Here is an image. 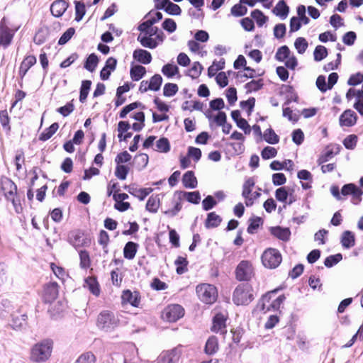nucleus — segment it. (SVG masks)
Listing matches in <instances>:
<instances>
[{
	"mask_svg": "<svg viewBox=\"0 0 363 363\" xmlns=\"http://www.w3.org/2000/svg\"><path fill=\"white\" fill-rule=\"evenodd\" d=\"M294 46L299 54H303L308 47V43L306 38L298 37L295 40Z\"/></svg>",
	"mask_w": 363,
	"mask_h": 363,
	"instance_id": "obj_58",
	"label": "nucleus"
},
{
	"mask_svg": "<svg viewBox=\"0 0 363 363\" xmlns=\"http://www.w3.org/2000/svg\"><path fill=\"white\" fill-rule=\"evenodd\" d=\"M278 290L277 289L263 295L260 302L257 306V308L264 313L271 309L274 311L279 310L285 301L286 296L284 294L277 296Z\"/></svg>",
	"mask_w": 363,
	"mask_h": 363,
	"instance_id": "obj_3",
	"label": "nucleus"
},
{
	"mask_svg": "<svg viewBox=\"0 0 363 363\" xmlns=\"http://www.w3.org/2000/svg\"><path fill=\"white\" fill-rule=\"evenodd\" d=\"M146 16H149L150 18L143 22V25L147 27L160 21L162 18V13L160 11H150Z\"/></svg>",
	"mask_w": 363,
	"mask_h": 363,
	"instance_id": "obj_53",
	"label": "nucleus"
},
{
	"mask_svg": "<svg viewBox=\"0 0 363 363\" xmlns=\"http://www.w3.org/2000/svg\"><path fill=\"white\" fill-rule=\"evenodd\" d=\"M68 242L75 249H78L79 247L90 246L91 240L90 238L85 236L82 230L76 229L69 233Z\"/></svg>",
	"mask_w": 363,
	"mask_h": 363,
	"instance_id": "obj_12",
	"label": "nucleus"
},
{
	"mask_svg": "<svg viewBox=\"0 0 363 363\" xmlns=\"http://www.w3.org/2000/svg\"><path fill=\"white\" fill-rule=\"evenodd\" d=\"M177 193L182 197V199H185L189 203L194 204H198L201 200L200 193L198 191L192 192L179 191Z\"/></svg>",
	"mask_w": 363,
	"mask_h": 363,
	"instance_id": "obj_38",
	"label": "nucleus"
},
{
	"mask_svg": "<svg viewBox=\"0 0 363 363\" xmlns=\"http://www.w3.org/2000/svg\"><path fill=\"white\" fill-rule=\"evenodd\" d=\"M133 57L138 62L144 65L150 64L152 60L150 52L143 49H136L133 53Z\"/></svg>",
	"mask_w": 363,
	"mask_h": 363,
	"instance_id": "obj_23",
	"label": "nucleus"
},
{
	"mask_svg": "<svg viewBox=\"0 0 363 363\" xmlns=\"http://www.w3.org/2000/svg\"><path fill=\"white\" fill-rule=\"evenodd\" d=\"M156 150L164 153L170 150V144L167 138H162L156 142Z\"/></svg>",
	"mask_w": 363,
	"mask_h": 363,
	"instance_id": "obj_56",
	"label": "nucleus"
},
{
	"mask_svg": "<svg viewBox=\"0 0 363 363\" xmlns=\"http://www.w3.org/2000/svg\"><path fill=\"white\" fill-rule=\"evenodd\" d=\"M36 62L37 60L34 55H28L24 57L18 70V75L21 80L24 78L30 68L36 64Z\"/></svg>",
	"mask_w": 363,
	"mask_h": 363,
	"instance_id": "obj_21",
	"label": "nucleus"
},
{
	"mask_svg": "<svg viewBox=\"0 0 363 363\" xmlns=\"http://www.w3.org/2000/svg\"><path fill=\"white\" fill-rule=\"evenodd\" d=\"M264 140L269 144H277L279 141V137L276 134L274 130L269 128H267L263 134Z\"/></svg>",
	"mask_w": 363,
	"mask_h": 363,
	"instance_id": "obj_48",
	"label": "nucleus"
},
{
	"mask_svg": "<svg viewBox=\"0 0 363 363\" xmlns=\"http://www.w3.org/2000/svg\"><path fill=\"white\" fill-rule=\"evenodd\" d=\"M53 345V340L49 338L35 344L30 350V359L38 363L48 361L51 357Z\"/></svg>",
	"mask_w": 363,
	"mask_h": 363,
	"instance_id": "obj_2",
	"label": "nucleus"
},
{
	"mask_svg": "<svg viewBox=\"0 0 363 363\" xmlns=\"http://www.w3.org/2000/svg\"><path fill=\"white\" fill-rule=\"evenodd\" d=\"M249 225L247 231L249 234H254L257 232L260 225L263 224V220L260 217H254L249 220Z\"/></svg>",
	"mask_w": 363,
	"mask_h": 363,
	"instance_id": "obj_45",
	"label": "nucleus"
},
{
	"mask_svg": "<svg viewBox=\"0 0 363 363\" xmlns=\"http://www.w3.org/2000/svg\"><path fill=\"white\" fill-rule=\"evenodd\" d=\"M255 185V179L253 177H249L245 180L242 186V196L245 199V203L247 207L252 206L254 204L255 200L257 199L261 196V193L259 191L252 193Z\"/></svg>",
	"mask_w": 363,
	"mask_h": 363,
	"instance_id": "obj_10",
	"label": "nucleus"
},
{
	"mask_svg": "<svg viewBox=\"0 0 363 363\" xmlns=\"http://www.w3.org/2000/svg\"><path fill=\"white\" fill-rule=\"evenodd\" d=\"M91 85V80H84L82 82L81 88H80V94H79V101L81 103H84L86 100V98L89 94V91L90 90Z\"/></svg>",
	"mask_w": 363,
	"mask_h": 363,
	"instance_id": "obj_42",
	"label": "nucleus"
},
{
	"mask_svg": "<svg viewBox=\"0 0 363 363\" xmlns=\"http://www.w3.org/2000/svg\"><path fill=\"white\" fill-rule=\"evenodd\" d=\"M342 259V255L341 253H337L334 255L328 256L324 261V264L326 267L330 268L337 264Z\"/></svg>",
	"mask_w": 363,
	"mask_h": 363,
	"instance_id": "obj_64",
	"label": "nucleus"
},
{
	"mask_svg": "<svg viewBox=\"0 0 363 363\" xmlns=\"http://www.w3.org/2000/svg\"><path fill=\"white\" fill-rule=\"evenodd\" d=\"M184 315V308L179 304H169L166 306L162 312V318L169 323H174Z\"/></svg>",
	"mask_w": 363,
	"mask_h": 363,
	"instance_id": "obj_11",
	"label": "nucleus"
},
{
	"mask_svg": "<svg viewBox=\"0 0 363 363\" xmlns=\"http://www.w3.org/2000/svg\"><path fill=\"white\" fill-rule=\"evenodd\" d=\"M124 189H126L130 194L137 197L140 201H143L153 191L152 188L138 189L135 184L125 185Z\"/></svg>",
	"mask_w": 363,
	"mask_h": 363,
	"instance_id": "obj_19",
	"label": "nucleus"
},
{
	"mask_svg": "<svg viewBox=\"0 0 363 363\" xmlns=\"http://www.w3.org/2000/svg\"><path fill=\"white\" fill-rule=\"evenodd\" d=\"M59 128L57 123H53L48 128H45L39 135V140L46 141L52 138Z\"/></svg>",
	"mask_w": 363,
	"mask_h": 363,
	"instance_id": "obj_37",
	"label": "nucleus"
},
{
	"mask_svg": "<svg viewBox=\"0 0 363 363\" xmlns=\"http://www.w3.org/2000/svg\"><path fill=\"white\" fill-rule=\"evenodd\" d=\"M328 55V50L323 45H318L315 47L313 52L314 60L319 62L325 58Z\"/></svg>",
	"mask_w": 363,
	"mask_h": 363,
	"instance_id": "obj_59",
	"label": "nucleus"
},
{
	"mask_svg": "<svg viewBox=\"0 0 363 363\" xmlns=\"http://www.w3.org/2000/svg\"><path fill=\"white\" fill-rule=\"evenodd\" d=\"M85 284H86L90 292L95 296H99L101 293V289L97 278L94 276H90L86 278Z\"/></svg>",
	"mask_w": 363,
	"mask_h": 363,
	"instance_id": "obj_27",
	"label": "nucleus"
},
{
	"mask_svg": "<svg viewBox=\"0 0 363 363\" xmlns=\"http://www.w3.org/2000/svg\"><path fill=\"white\" fill-rule=\"evenodd\" d=\"M14 34L15 30L10 28L1 21L0 22V48H7L11 44Z\"/></svg>",
	"mask_w": 363,
	"mask_h": 363,
	"instance_id": "obj_18",
	"label": "nucleus"
},
{
	"mask_svg": "<svg viewBox=\"0 0 363 363\" xmlns=\"http://www.w3.org/2000/svg\"><path fill=\"white\" fill-rule=\"evenodd\" d=\"M69 4L65 0H55L50 6V12L55 17H60L66 11Z\"/></svg>",
	"mask_w": 363,
	"mask_h": 363,
	"instance_id": "obj_22",
	"label": "nucleus"
},
{
	"mask_svg": "<svg viewBox=\"0 0 363 363\" xmlns=\"http://www.w3.org/2000/svg\"><path fill=\"white\" fill-rule=\"evenodd\" d=\"M272 12L277 16L282 19H285L289 12V8L284 1V0L279 1L275 7L273 9Z\"/></svg>",
	"mask_w": 363,
	"mask_h": 363,
	"instance_id": "obj_31",
	"label": "nucleus"
},
{
	"mask_svg": "<svg viewBox=\"0 0 363 363\" xmlns=\"http://www.w3.org/2000/svg\"><path fill=\"white\" fill-rule=\"evenodd\" d=\"M160 206V198L159 194L152 195L149 197L145 208L150 213H155Z\"/></svg>",
	"mask_w": 363,
	"mask_h": 363,
	"instance_id": "obj_30",
	"label": "nucleus"
},
{
	"mask_svg": "<svg viewBox=\"0 0 363 363\" xmlns=\"http://www.w3.org/2000/svg\"><path fill=\"white\" fill-rule=\"evenodd\" d=\"M225 60L221 58L220 60H214L213 64L208 68V76L213 77L215 76L218 71L221 70L225 67Z\"/></svg>",
	"mask_w": 363,
	"mask_h": 363,
	"instance_id": "obj_39",
	"label": "nucleus"
},
{
	"mask_svg": "<svg viewBox=\"0 0 363 363\" xmlns=\"http://www.w3.org/2000/svg\"><path fill=\"white\" fill-rule=\"evenodd\" d=\"M182 184L186 188L196 187L198 182L193 171H187L182 177Z\"/></svg>",
	"mask_w": 363,
	"mask_h": 363,
	"instance_id": "obj_32",
	"label": "nucleus"
},
{
	"mask_svg": "<svg viewBox=\"0 0 363 363\" xmlns=\"http://www.w3.org/2000/svg\"><path fill=\"white\" fill-rule=\"evenodd\" d=\"M218 338L212 335L206 341L204 351L207 354H213L218 350Z\"/></svg>",
	"mask_w": 363,
	"mask_h": 363,
	"instance_id": "obj_34",
	"label": "nucleus"
},
{
	"mask_svg": "<svg viewBox=\"0 0 363 363\" xmlns=\"http://www.w3.org/2000/svg\"><path fill=\"white\" fill-rule=\"evenodd\" d=\"M357 120V116L354 111L347 109L340 116V125L341 126H353Z\"/></svg>",
	"mask_w": 363,
	"mask_h": 363,
	"instance_id": "obj_20",
	"label": "nucleus"
},
{
	"mask_svg": "<svg viewBox=\"0 0 363 363\" xmlns=\"http://www.w3.org/2000/svg\"><path fill=\"white\" fill-rule=\"evenodd\" d=\"M1 191L7 201H10L16 211L19 213L21 209L20 199L18 196L17 186L9 178L4 177L1 179Z\"/></svg>",
	"mask_w": 363,
	"mask_h": 363,
	"instance_id": "obj_4",
	"label": "nucleus"
},
{
	"mask_svg": "<svg viewBox=\"0 0 363 363\" xmlns=\"http://www.w3.org/2000/svg\"><path fill=\"white\" fill-rule=\"evenodd\" d=\"M203 67L199 62H194L189 70V76L192 79H197L201 74Z\"/></svg>",
	"mask_w": 363,
	"mask_h": 363,
	"instance_id": "obj_62",
	"label": "nucleus"
},
{
	"mask_svg": "<svg viewBox=\"0 0 363 363\" xmlns=\"http://www.w3.org/2000/svg\"><path fill=\"white\" fill-rule=\"evenodd\" d=\"M340 152V147H336L335 150L330 146H327L325 151L321 153L319 156L317 162L319 165L323 164V163L329 161L332 159L335 155H337Z\"/></svg>",
	"mask_w": 363,
	"mask_h": 363,
	"instance_id": "obj_24",
	"label": "nucleus"
},
{
	"mask_svg": "<svg viewBox=\"0 0 363 363\" xmlns=\"http://www.w3.org/2000/svg\"><path fill=\"white\" fill-rule=\"evenodd\" d=\"M189 262L186 257L179 256L174 261V264L177 266L176 272L178 274H182L188 270Z\"/></svg>",
	"mask_w": 363,
	"mask_h": 363,
	"instance_id": "obj_40",
	"label": "nucleus"
},
{
	"mask_svg": "<svg viewBox=\"0 0 363 363\" xmlns=\"http://www.w3.org/2000/svg\"><path fill=\"white\" fill-rule=\"evenodd\" d=\"M110 242V236L104 230H101L98 235V243L101 246L104 254L107 255L109 252L108 245Z\"/></svg>",
	"mask_w": 363,
	"mask_h": 363,
	"instance_id": "obj_33",
	"label": "nucleus"
},
{
	"mask_svg": "<svg viewBox=\"0 0 363 363\" xmlns=\"http://www.w3.org/2000/svg\"><path fill=\"white\" fill-rule=\"evenodd\" d=\"M134 160L138 169H141L145 168L148 164L149 157L147 154L140 153L135 157Z\"/></svg>",
	"mask_w": 363,
	"mask_h": 363,
	"instance_id": "obj_63",
	"label": "nucleus"
},
{
	"mask_svg": "<svg viewBox=\"0 0 363 363\" xmlns=\"http://www.w3.org/2000/svg\"><path fill=\"white\" fill-rule=\"evenodd\" d=\"M11 118L6 109L0 111V123L6 133L9 134L11 130L10 124Z\"/></svg>",
	"mask_w": 363,
	"mask_h": 363,
	"instance_id": "obj_36",
	"label": "nucleus"
},
{
	"mask_svg": "<svg viewBox=\"0 0 363 363\" xmlns=\"http://www.w3.org/2000/svg\"><path fill=\"white\" fill-rule=\"evenodd\" d=\"M119 320L114 313L108 310L102 311L97 316L96 325L99 328L108 330L116 327Z\"/></svg>",
	"mask_w": 363,
	"mask_h": 363,
	"instance_id": "obj_9",
	"label": "nucleus"
},
{
	"mask_svg": "<svg viewBox=\"0 0 363 363\" xmlns=\"http://www.w3.org/2000/svg\"><path fill=\"white\" fill-rule=\"evenodd\" d=\"M182 347L163 352L158 357L157 363H176L182 356Z\"/></svg>",
	"mask_w": 363,
	"mask_h": 363,
	"instance_id": "obj_17",
	"label": "nucleus"
},
{
	"mask_svg": "<svg viewBox=\"0 0 363 363\" xmlns=\"http://www.w3.org/2000/svg\"><path fill=\"white\" fill-rule=\"evenodd\" d=\"M264 86V82L262 79H259L257 80H252L247 82L245 85V88L246 89L247 92H253L257 91L261 89Z\"/></svg>",
	"mask_w": 363,
	"mask_h": 363,
	"instance_id": "obj_50",
	"label": "nucleus"
},
{
	"mask_svg": "<svg viewBox=\"0 0 363 363\" xmlns=\"http://www.w3.org/2000/svg\"><path fill=\"white\" fill-rule=\"evenodd\" d=\"M270 233L273 236L282 241H288L291 235V232L289 228H284L280 226L272 227L270 228Z\"/></svg>",
	"mask_w": 363,
	"mask_h": 363,
	"instance_id": "obj_26",
	"label": "nucleus"
},
{
	"mask_svg": "<svg viewBox=\"0 0 363 363\" xmlns=\"http://www.w3.org/2000/svg\"><path fill=\"white\" fill-rule=\"evenodd\" d=\"M290 189L286 186L278 188L275 191V197L277 200L282 203H286L288 196L290 195Z\"/></svg>",
	"mask_w": 363,
	"mask_h": 363,
	"instance_id": "obj_51",
	"label": "nucleus"
},
{
	"mask_svg": "<svg viewBox=\"0 0 363 363\" xmlns=\"http://www.w3.org/2000/svg\"><path fill=\"white\" fill-rule=\"evenodd\" d=\"M50 269L55 274V275L60 280L64 281L65 277L67 276V274L65 271V269L61 267L57 266L55 263L51 262L50 264Z\"/></svg>",
	"mask_w": 363,
	"mask_h": 363,
	"instance_id": "obj_60",
	"label": "nucleus"
},
{
	"mask_svg": "<svg viewBox=\"0 0 363 363\" xmlns=\"http://www.w3.org/2000/svg\"><path fill=\"white\" fill-rule=\"evenodd\" d=\"M130 171V168L125 164H117L115 169V176L121 179L125 180Z\"/></svg>",
	"mask_w": 363,
	"mask_h": 363,
	"instance_id": "obj_57",
	"label": "nucleus"
},
{
	"mask_svg": "<svg viewBox=\"0 0 363 363\" xmlns=\"http://www.w3.org/2000/svg\"><path fill=\"white\" fill-rule=\"evenodd\" d=\"M162 72L167 77L172 78L179 74V68L175 65L168 63L162 67Z\"/></svg>",
	"mask_w": 363,
	"mask_h": 363,
	"instance_id": "obj_49",
	"label": "nucleus"
},
{
	"mask_svg": "<svg viewBox=\"0 0 363 363\" xmlns=\"http://www.w3.org/2000/svg\"><path fill=\"white\" fill-rule=\"evenodd\" d=\"M162 84V77L159 74H155L153 75L150 81L148 84V88H150V90L157 91L160 89V86Z\"/></svg>",
	"mask_w": 363,
	"mask_h": 363,
	"instance_id": "obj_52",
	"label": "nucleus"
},
{
	"mask_svg": "<svg viewBox=\"0 0 363 363\" xmlns=\"http://www.w3.org/2000/svg\"><path fill=\"white\" fill-rule=\"evenodd\" d=\"M96 362L95 354L92 352L88 351L79 355L74 363H96Z\"/></svg>",
	"mask_w": 363,
	"mask_h": 363,
	"instance_id": "obj_47",
	"label": "nucleus"
},
{
	"mask_svg": "<svg viewBox=\"0 0 363 363\" xmlns=\"http://www.w3.org/2000/svg\"><path fill=\"white\" fill-rule=\"evenodd\" d=\"M121 298L123 306L130 304L135 308L140 307L141 294L138 291H131L130 289H125L122 291Z\"/></svg>",
	"mask_w": 363,
	"mask_h": 363,
	"instance_id": "obj_16",
	"label": "nucleus"
},
{
	"mask_svg": "<svg viewBox=\"0 0 363 363\" xmlns=\"http://www.w3.org/2000/svg\"><path fill=\"white\" fill-rule=\"evenodd\" d=\"M137 108H144L145 106L143 105L139 101H135L133 103H131L125 106H124L121 111L119 113V117L121 118H125L128 113H129L130 111H133L134 109Z\"/></svg>",
	"mask_w": 363,
	"mask_h": 363,
	"instance_id": "obj_43",
	"label": "nucleus"
},
{
	"mask_svg": "<svg viewBox=\"0 0 363 363\" xmlns=\"http://www.w3.org/2000/svg\"><path fill=\"white\" fill-rule=\"evenodd\" d=\"M138 245L134 242H128L123 248V256L125 259L131 260L134 259L138 252Z\"/></svg>",
	"mask_w": 363,
	"mask_h": 363,
	"instance_id": "obj_28",
	"label": "nucleus"
},
{
	"mask_svg": "<svg viewBox=\"0 0 363 363\" xmlns=\"http://www.w3.org/2000/svg\"><path fill=\"white\" fill-rule=\"evenodd\" d=\"M79 255L80 259V267L84 269L90 267L91 262L89 252L86 250H82L79 252Z\"/></svg>",
	"mask_w": 363,
	"mask_h": 363,
	"instance_id": "obj_41",
	"label": "nucleus"
},
{
	"mask_svg": "<svg viewBox=\"0 0 363 363\" xmlns=\"http://www.w3.org/2000/svg\"><path fill=\"white\" fill-rule=\"evenodd\" d=\"M261 260L264 267L273 269L280 265L282 262V256L277 249L269 247L263 252Z\"/></svg>",
	"mask_w": 363,
	"mask_h": 363,
	"instance_id": "obj_7",
	"label": "nucleus"
},
{
	"mask_svg": "<svg viewBox=\"0 0 363 363\" xmlns=\"http://www.w3.org/2000/svg\"><path fill=\"white\" fill-rule=\"evenodd\" d=\"M290 53L291 51L288 46L283 45L278 48L275 55V58L279 62H284L290 56Z\"/></svg>",
	"mask_w": 363,
	"mask_h": 363,
	"instance_id": "obj_54",
	"label": "nucleus"
},
{
	"mask_svg": "<svg viewBox=\"0 0 363 363\" xmlns=\"http://www.w3.org/2000/svg\"><path fill=\"white\" fill-rule=\"evenodd\" d=\"M145 74V67L139 65L132 66L130 70V75L133 81H139Z\"/></svg>",
	"mask_w": 363,
	"mask_h": 363,
	"instance_id": "obj_35",
	"label": "nucleus"
},
{
	"mask_svg": "<svg viewBox=\"0 0 363 363\" xmlns=\"http://www.w3.org/2000/svg\"><path fill=\"white\" fill-rule=\"evenodd\" d=\"M196 294L199 299L206 304H213L218 298L217 288L210 284H199L196 287Z\"/></svg>",
	"mask_w": 363,
	"mask_h": 363,
	"instance_id": "obj_6",
	"label": "nucleus"
},
{
	"mask_svg": "<svg viewBox=\"0 0 363 363\" xmlns=\"http://www.w3.org/2000/svg\"><path fill=\"white\" fill-rule=\"evenodd\" d=\"M138 29L140 31V33L138 35L137 40L144 48L155 49L164 40V33L153 25L146 27L144 26L143 22L138 26Z\"/></svg>",
	"mask_w": 363,
	"mask_h": 363,
	"instance_id": "obj_1",
	"label": "nucleus"
},
{
	"mask_svg": "<svg viewBox=\"0 0 363 363\" xmlns=\"http://www.w3.org/2000/svg\"><path fill=\"white\" fill-rule=\"evenodd\" d=\"M254 298L253 287L247 282L240 284L233 291V301L237 306L248 305Z\"/></svg>",
	"mask_w": 363,
	"mask_h": 363,
	"instance_id": "obj_5",
	"label": "nucleus"
},
{
	"mask_svg": "<svg viewBox=\"0 0 363 363\" xmlns=\"http://www.w3.org/2000/svg\"><path fill=\"white\" fill-rule=\"evenodd\" d=\"M182 197L178 195L177 200L174 201V207L164 211L166 215L169 216H175L182 208Z\"/></svg>",
	"mask_w": 363,
	"mask_h": 363,
	"instance_id": "obj_46",
	"label": "nucleus"
},
{
	"mask_svg": "<svg viewBox=\"0 0 363 363\" xmlns=\"http://www.w3.org/2000/svg\"><path fill=\"white\" fill-rule=\"evenodd\" d=\"M255 274L253 264L249 260H242L235 270V278L239 281H249Z\"/></svg>",
	"mask_w": 363,
	"mask_h": 363,
	"instance_id": "obj_8",
	"label": "nucleus"
},
{
	"mask_svg": "<svg viewBox=\"0 0 363 363\" xmlns=\"http://www.w3.org/2000/svg\"><path fill=\"white\" fill-rule=\"evenodd\" d=\"M60 286L55 281L46 283L43 286L41 298L45 303H51L55 301L59 295Z\"/></svg>",
	"mask_w": 363,
	"mask_h": 363,
	"instance_id": "obj_13",
	"label": "nucleus"
},
{
	"mask_svg": "<svg viewBox=\"0 0 363 363\" xmlns=\"http://www.w3.org/2000/svg\"><path fill=\"white\" fill-rule=\"evenodd\" d=\"M179 88L177 84L174 83H167L163 88V94L164 96L171 97L177 94Z\"/></svg>",
	"mask_w": 363,
	"mask_h": 363,
	"instance_id": "obj_61",
	"label": "nucleus"
},
{
	"mask_svg": "<svg viewBox=\"0 0 363 363\" xmlns=\"http://www.w3.org/2000/svg\"><path fill=\"white\" fill-rule=\"evenodd\" d=\"M251 16L255 20L258 26H262L267 21V17L264 15L262 11L259 9H255L251 12Z\"/></svg>",
	"mask_w": 363,
	"mask_h": 363,
	"instance_id": "obj_55",
	"label": "nucleus"
},
{
	"mask_svg": "<svg viewBox=\"0 0 363 363\" xmlns=\"http://www.w3.org/2000/svg\"><path fill=\"white\" fill-rule=\"evenodd\" d=\"M228 319V314L227 312L217 313L213 318L211 330L216 333H220L222 335H225L227 333L226 322Z\"/></svg>",
	"mask_w": 363,
	"mask_h": 363,
	"instance_id": "obj_15",
	"label": "nucleus"
},
{
	"mask_svg": "<svg viewBox=\"0 0 363 363\" xmlns=\"http://www.w3.org/2000/svg\"><path fill=\"white\" fill-rule=\"evenodd\" d=\"M341 244L343 247L349 249L355 245L354 233L350 230H345L342 233L341 237Z\"/></svg>",
	"mask_w": 363,
	"mask_h": 363,
	"instance_id": "obj_29",
	"label": "nucleus"
},
{
	"mask_svg": "<svg viewBox=\"0 0 363 363\" xmlns=\"http://www.w3.org/2000/svg\"><path fill=\"white\" fill-rule=\"evenodd\" d=\"M222 218L218 215L215 211L210 212L207 214L206 219L205 220V227L208 229L215 228L218 227L222 223Z\"/></svg>",
	"mask_w": 363,
	"mask_h": 363,
	"instance_id": "obj_25",
	"label": "nucleus"
},
{
	"mask_svg": "<svg viewBox=\"0 0 363 363\" xmlns=\"http://www.w3.org/2000/svg\"><path fill=\"white\" fill-rule=\"evenodd\" d=\"M341 194L343 196H351V202L357 205L362 201L363 195L362 189L353 183L345 184L341 189Z\"/></svg>",
	"mask_w": 363,
	"mask_h": 363,
	"instance_id": "obj_14",
	"label": "nucleus"
},
{
	"mask_svg": "<svg viewBox=\"0 0 363 363\" xmlns=\"http://www.w3.org/2000/svg\"><path fill=\"white\" fill-rule=\"evenodd\" d=\"M98 63L99 58L97 55L94 53H92L89 55V57L86 58V60L84 63V68L88 71L93 72L96 69Z\"/></svg>",
	"mask_w": 363,
	"mask_h": 363,
	"instance_id": "obj_44",
	"label": "nucleus"
}]
</instances>
